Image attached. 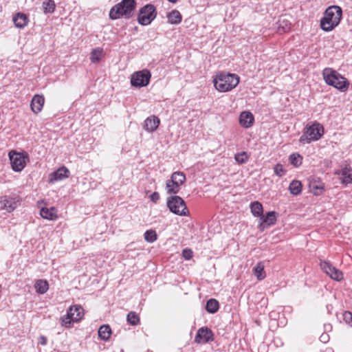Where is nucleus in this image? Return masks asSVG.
<instances>
[{"mask_svg": "<svg viewBox=\"0 0 352 352\" xmlns=\"http://www.w3.org/2000/svg\"><path fill=\"white\" fill-rule=\"evenodd\" d=\"M342 15V8L338 6H329L320 19L321 29L325 32H330L340 22Z\"/></svg>", "mask_w": 352, "mask_h": 352, "instance_id": "obj_1", "label": "nucleus"}, {"mask_svg": "<svg viewBox=\"0 0 352 352\" xmlns=\"http://www.w3.org/2000/svg\"><path fill=\"white\" fill-rule=\"evenodd\" d=\"M239 80V76L235 74L220 72L213 79V83L219 92H228L235 88Z\"/></svg>", "mask_w": 352, "mask_h": 352, "instance_id": "obj_2", "label": "nucleus"}, {"mask_svg": "<svg viewBox=\"0 0 352 352\" xmlns=\"http://www.w3.org/2000/svg\"><path fill=\"white\" fill-rule=\"evenodd\" d=\"M135 0H122L121 2L113 6L109 11V18L116 20L124 17L130 19L136 8Z\"/></svg>", "mask_w": 352, "mask_h": 352, "instance_id": "obj_3", "label": "nucleus"}, {"mask_svg": "<svg viewBox=\"0 0 352 352\" xmlns=\"http://www.w3.org/2000/svg\"><path fill=\"white\" fill-rule=\"evenodd\" d=\"M322 76L328 85L332 86L342 92H344L349 89V80L331 68L324 69Z\"/></svg>", "mask_w": 352, "mask_h": 352, "instance_id": "obj_4", "label": "nucleus"}, {"mask_svg": "<svg viewBox=\"0 0 352 352\" xmlns=\"http://www.w3.org/2000/svg\"><path fill=\"white\" fill-rule=\"evenodd\" d=\"M323 135L324 126L318 122H310L305 127L299 142L302 144H310L320 140Z\"/></svg>", "mask_w": 352, "mask_h": 352, "instance_id": "obj_5", "label": "nucleus"}, {"mask_svg": "<svg viewBox=\"0 0 352 352\" xmlns=\"http://www.w3.org/2000/svg\"><path fill=\"white\" fill-rule=\"evenodd\" d=\"M167 207L171 212L179 216H188L189 211L184 200L177 195L171 196L167 199Z\"/></svg>", "mask_w": 352, "mask_h": 352, "instance_id": "obj_6", "label": "nucleus"}, {"mask_svg": "<svg viewBox=\"0 0 352 352\" xmlns=\"http://www.w3.org/2000/svg\"><path fill=\"white\" fill-rule=\"evenodd\" d=\"M157 16V10L155 7L151 3L142 7L138 14V22L141 25H148Z\"/></svg>", "mask_w": 352, "mask_h": 352, "instance_id": "obj_7", "label": "nucleus"}, {"mask_svg": "<svg viewBox=\"0 0 352 352\" xmlns=\"http://www.w3.org/2000/svg\"><path fill=\"white\" fill-rule=\"evenodd\" d=\"M8 155L12 170L15 172H21L25 166L26 160L28 159V153L11 151Z\"/></svg>", "mask_w": 352, "mask_h": 352, "instance_id": "obj_8", "label": "nucleus"}, {"mask_svg": "<svg viewBox=\"0 0 352 352\" xmlns=\"http://www.w3.org/2000/svg\"><path fill=\"white\" fill-rule=\"evenodd\" d=\"M151 78V73L148 69H142L134 72L131 77V84L135 87H143L147 86Z\"/></svg>", "mask_w": 352, "mask_h": 352, "instance_id": "obj_9", "label": "nucleus"}, {"mask_svg": "<svg viewBox=\"0 0 352 352\" xmlns=\"http://www.w3.org/2000/svg\"><path fill=\"white\" fill-rule=\"evenodd\" d=\"M214 334L208 327H200L196 333L195 342L198 344H204L214 341Z\"/></svg>", "mask_w": 352, "mask_h": 352, "instance_id": "obj_10", "label": "nucleus"}, {"mask_svg": "<svg viewBox=\"0 0 352 352\" xmlns=\"http://www.w3.org/2000/svg\"><path fill=\"white\" fill-rule=\"evenodd\" d=\"M320 265L321 270L329 275L331 278L337 281H340L343 279L342 272L333 267L329 262L325 261H320Z\"/></svg>", "mask_w": 352, "mask_h": 352, "instance_id": "obj_11", "label": "nucleus"}, {"mask_svg": "<svg viewBox=\"0 0 352 352\" xmlns=\"http://www.w3.org/2000/svg\"><path fill=\"white\" fill-rule=\"evenodd\" d=\"M69 176V170L65 166H62L49 175V183L53 184L58 180L67 178Z\"/></svg>", "mask_w": 352, "mask_h": 352, "instance_id": "obj_12", "label": "nucleus"}, {"mask_svg": "<svg viewBox=\"0 0 352 352\" xmlns=\"http://www.w3.org/2000/svg\"><path fill=\"white\" fill-rule=\"evenodd\" d=\"M335 174L342 175V184H352V167L349 164L342 166L341 169L336 171Z\"/></svg>", "mask_w": 352, "mask_h": 352, "instance_id": "obj_13", "label": "nucleus"}, {"mask_svg": "<svg viewBox=\"0 0 352 352\" xmlns=\"http://www.w3.org/2000/svg\"><path fill=\"white\" fill-rule=\"evenodd\" d=\"M160 124V120L155 116L148 117L144 122L143 128L148 133H153L157 130Z\"/></svg>", "mask_w": 352, "mask_h": 352, "instance_id": "obj_14", "label": "nucleus"}, {"mask_svg": "<svg viewBox=\"0 0 352 352\" xmlns=\"http://www.w3.org/2000/svg\"><path fill=\"white\" fill-rule=\"evenodd\" d=\"M254 122L253 114L250 111H243L239 116V123L244 128L251 127Z\"/></svg>", "mask_w": 352, "mask_h": 352, "instance_id": "obj_15", "label": "nucleus"}, {"mask_svg": "<svg viewBox=\"0 0 352 352\" xmlns=\"http://www.w3.org/2000/svg\"><path fill=\"white\" fill-rule=\"evenodd\" d=\"M45 98L43 96L35 95L32 99L30 107L32 111L35 113H39L43 107Z\"/></svg>", "mask_w": 352, "mask_h": 352, "instance_id": "obj_16", "label": "nucleus"}, {"mask_svg": "<svg viewBox=\"0 0 352 352\" xmlns=\"http://www.w3.org/2000/svg\"><path fill=\"white\" fill-rule=\"evenodd\" d=\"M69 312V315L72 319H73V322H78L82 319L84 315L83 308L80 305H74L69 308L67 310Z\"/></svg>", "mask_w": 352, "mask_h": 352, "instance_id": "obj_17", "label": "nucleus"}, {"mask_svg": "<svg viewBox=\"0 0 352 352\" xmlns=\"http://www.w3.org/2000/svg\"><path fill=\"white\" fill-rule=\"evenodd\" d=\"M260 226H263V224L267 226L274 225L276 221V212L275 211L267 212L265 215H261L259 219Z\"/></svg>", "mask_w": 352, "mask_h": 352, "instance_id": "obj_18", "label": "nucleus"}, {"mask_svg": "<svg viewBox=\"0 0 352 352\" xmlns=\"http://www.w3.org/2000/svg\"><path fill=\"white\" fill-rule=\"evenodd\" d=\"M15 26L19 28H23L25 27L28 22L29 19L28 16L25 14L18 12L16 14L12 19Z\"/></svg>", "mask_w": 352, "mask_h": 352, "instance_id": "obj_19", "label": "nucleus"}, {"mask_svg": "<svg viewBox=\"0 0 352 352\" xmlns=\"http://www.w3.org/2000/svg\"><path fill=\"white\" fill-rule=\"evenodd\" d=\"M168 22L172 25H178L182 22V16L177 10H173L167 14Z\"/></svg>", "mask_w": 352, "mask_h": 352, "instance_id": "obj_20", "label": "nucleus"}, {"mask_svg": "<svg viewBox=\"0 0 352 352\" xmlns=\"http://www.w3.org/2000/svg\"><path fill=\"white\" fill-rule=\"evenodd\" d=\"M55 212L56 209L54 207H51L50 208H42L40 210V214L43 219L55 220L57 218V215Z\"/></svg>", "mask_w": 352, "mask_h": 352, "instance_id": "obj_21", "label": "nucleus"}, {"mask_svg": "<svg viewBox=\"0 0 352 352\" xmlns=\"http://www.w3.org/2000/svg\"><path fill=\"white\" fill-rule=\"evenodd\" d=\"M265 265L262 261L258 262L253 268V274L258 280H261L265 278V272L264 271Z\"/></svg>", "mask_w": 352, "mask_h": 352, "instance_id": "obj_22", "label": "nucleus"}, {"mask_svg": "<svg viewBox=\"0 0 352 352\" xmlns=\"http://www.w3.org/2000/svg\"><path fill=\"white\" fill-rule=\"evenodd\" d=\"M111 335V329L109 325L103 324L98 329V336L102 340L107 341Z\"/></svg>", "mask_w": 352, "mask_h": 352, "instance_id": "obj_23", "label": "nucleus"}, {"mask_svg": "<svg viewBox=\"0 0 352 352\" xmlns=\"http://www.w3.org/2000/svg\"><path fill=\"white\" fill-rule=\"evenodd\" d=\"M1 208L10 212L16 208V203L12 199L4 197L1 200Z\"/></svg>", "mask_w": 352, "mask_h": 352, "instance_id": "obj_24", "label": "nucleus"}, {"mask_svg": "<svg viewBox=\"0 0 352 352\" xmlns=\"http://www.w3.org/2000/svg\"><path fill=\"white\" fill-rule=\"evenodd\" d=\"M219 308V302L214 298H210L206 302V310L210 314L216 313Z\"/></svg>", "mask_w": 352, "mask_h": 352, "instance_id": "obj_25", "label": "nucleus"}, {"mask_svg": "<svg viewBox=\"0 0 352 352\" xmlns=\"http://www.w3.org/2000/svg\"><path fill=\"white\" fill-rule=\"evenodd\" d=\"M302 184L298 180H293L289 186V190L291 194L294 195H299L302 191Z\"/></svg>", "mask_w": 352, "mask_h": 352, "instance_id": "obj_26", "label": "nucleus"}, {"mask_svg": "<svg viewBox=\"0 0 352 352\" xmlns=\"http://www.w3.org/2000/svg\"><path fill=\"white\" fill-rule=\"evenodd\" d=\"M181 186L182 184H179L177 182L176 184L175 182H171V179H168L166 182V188L168 194H177L179 192Z\"/></svg>", "mask_w": 352, "mask_h": 352, "instance_id": "obj_27", "label": "nucleus"}, {"mask_svg": "<svg viewBox=\"0 0 352 352\" xmlns=\"http://www.w3.org/2000/svg\"><path fill=\"white\" fill-rule=\"evenodd\" d=\"M49 285L47 280L39 279L35 283V289L37 293L43 294L48 290Z\"/></svg>", "mask_w": 352, "mask_h": 352, "instance_id": "obj_28", "label": "nucleus"}, {"mask_svg": "<svg viewBox=\"0 0 352 352\" xmlns=\"http://www.w3.org/2000/svg\"><path fill=\"white\" fill-rule=\"evenodd\" d=\"M250 210L254 217H258L262 215L263 208L260 202L254 201L250 204Z\"/></svg>", "mask_w": 352, "mask_h": 352, "instance_id": "obj_29", "label": "nucleus"}, {"mask_svg": "<svg viewBox=\"0 0 352 352\" xmlns=\"http://www.w3.org/2000/svg\"><path fill=\"white\" fill-rule=\"evenodd\" d=\"M309 187L313 194L318 196L322 194L324 188V185L321 182L316 184V182L314 181L310 183Z\"/></svg>", "mask_w": 352, "mask_h": 352, "instance_id": "obj_30", "label": "nucleus"}, {"mask_svg": "<svg viewBox=\"0 0 352 352\" xmlns=\"http://www.w3.org/2000/svg\"><path fill=\"white\" fill-rule=\"evenodd\" d=\"M170 179L171 182H175L176 184L177 182L179 184L182 185L186 182V178L185 174L183 172L176 171L171 175Z\"/></svg>", "mask_w": 352, "mask_h": 352, "instance_id": "obj_31", "label": "nucleus"}, {"mask_svg": "<svg viewBox=\"0 0 352 352\" xmlns=\"http://www.w3.org/2000/svg\"><path fill=\"white\" fill-rule=\"evenodd\" d=\"M279 25L278 27V32L280 34L287 32L290 30L291 23L286 19H280L278 21Z\"/></svg>", "mask_w": 352, "mask_h": 352, "instance_id": "obj_32", "label": "nucleus"}, {"mask_svg": "<svg viewBox=\"0 0 352 352\" xmlns=\"http://www.w3.org/2000/svg\"><path fill=\"white\" fill-rule=\"evenodd\" d=\"M144 240L148 243H153L157 239V235L154 230H148L144 234Z\"/></svg>", "mask_w": 352, "mask_h": 352, "instance_id": "obj_33", "label": "nucleus"}, {"mask_svg": "<svg viewBox=\"0 0 352 352\" xmlns=\"http://www.w3.org/2000/svg\"><path fill=\"white\" fill-rule=\"evenodd\" d=\"M289 162L295 167H298L302 164V157L298 153H292L289 157Z\"/></svg>", "mask_w": 352, "mask_h": 352, "instance_id": "obj_34", "label": "nucleus"}, {"mask_svg": "<svg viewBox=\"0 0 352 352\" xmlns=\"http://www.w3.org/2000/svg\"><path fill=\"white\" fill-rule=\"evenodd\" d=\"M127 322L133 326L137 325L140 322V317L134 311H130L126 316Z\"/></svg>", "mask_w": 352, "mask_h": 352, "instance_id": "obj_35", "label": "nucleus"}, {"mask_svg": "<svg viewBox=\"0 0 352 352\" xmlns=\"http://www.w3.org/2000/svg\"><path fill=\"white\" fill-rule=\"evenodd\" d=\"M55 6V3L53 0H46L43 3V8L45 12H54Z\"/></svg>", "mask_w": 352, "mask_h": 352, "instance_id": "obj_36", "label": "nucleus"}, {"mask_svg": "<svg viewBox=\"0 0 352 352\" xmlns=\"http://www.w3.org/2000/svg\"><path fill=\"white\" fill-rule=\"evenodd\" d=\"M102 54V50H100V49L93 50L91 53V57H90L91 62L92 63L99 62L101 58Z\"/></svg>", "mask_w": 352, "mask_h": 352, "instance_id": "obj_37", "label": "nucleus"}, {"mask_svg": "<svg viewBox=\"0 0 352 352\" xmlns=\"http://www.w3.org/2000/svg\"><path fill=\"white\" fill-rule=\"evenodd\" d=\"M234 159L239 164H244L248 161V155L245 152L236 153L234 156Z\"/></svg>", "mask_w": 352, "mask_h": 352, "instance_id": "obj_38", "label": "nucleus"}, {"mask_svg": "<svg viewBox=\"0 0 352 352\" xmlns=\"http://www.w3.org/2000/svg\"><path fill=\"white\" fill-rule=\"evenodd\" d=\"M72 322H74L73 319H72L67 311L66 315L61 318V324L64 327H68L70 326Z\"/></svg>", "mask_w": 352, "mask_h": 352, "instance_id": "obj_39", "label": "nucleus"}, {"mask_svg": "<svg viewBox=\"0 0 352 352\" xmlns=\"http://www.w3.org/2000/svg\"><path fill=\"white\" fill-rule=\"evenodd\" d=\"M274 171L275 175L280 177L285 173V170H284L283 165L280 164H276L274 166Z\"/></svg>", "mask_w": 352, "mask_h": 352, "instance_id": "obj_40", "label": "nucleus"}, {"mask_svg": "<svg viewBox=\"0 0 352 352\" xmlns=\"http://www.w3.org/2000/svg\"><path fill=\"white\" fill-rule=\"evenodd\" d=\"M182 256L186 260H190L193 256V252L191 250V249L186 248V249L183 250V251H182Z\"/></svg>", "mask_w": 352, "mask_h": 352, "instance_id": "obj_41", "label": "nucleus"}, {"mask_svg": "<svg viewBox=\"0 0 352 352\" xmlns=\"http://www.w3.org/2000/svg\"><path fill=\"white\" fill-rule=\"evenodd\" d=\"M344 321L352 326V313L351 311H345L344 314Z\"/></svg>", "mask_w": 352, "mask_h": 352, "instance_id": "obj_42", "label": "nucleus"}, {"mask_svg": "<svg viewBox=\"0 0 352 352\" xmlns=\"http://www.w3.org/2000/svg\"><path fill=\"white\" fill-rule=\"evenodd\" d=\"M150 199L154 203H156L160 199V195L157 192H154L151 195Z\"/></svg>", "mask_w": 352, "mask_h": 352, "instance_id": "obj_43", "label": "nucleus"}, {"mask_svg": "<svg viewBox=\"0 0 352 352\" xmlns=\"http://www.w3.org/2000/svg\"><path fill=\"white\" fill-rule=\"evenodd\" d=\"M329 337L328 334L323 333L320 336V340L321 342L326 343L329 341Z\"/></svg>", "mask_w": 352, "mask_h": 352, "instance_id": "obj_44", "label": "nucleus"}, {"mask_svg": "<svg viewBox=\"0 0 352 352\" xmlns=\"http://www.w3.org/2000/svg\"><path fill=\"white\" fill-rule=\"evenodd\" d=\"M38 343L43 346H45L47 344V338L44 336H41L39 338Z\"/></svg>", "mask_w": 352, "mask_h": 352, "instance_id": "obj_45", "label": "nucleus"}, {"mask_svg": "<svg viewBox=\"0 0 352 352\" xmlns=\"http://www.w3.org/2000/svg\"><path fill=\"white\" fill-rule=\"evenodd\" d=\"M169 2L170 3H175L178 1V0H168Z\"/></svg>", "mask_w": 352, "mask_h": 352, "instance_id": "obj_46", "label": "nucleus"}, {"mask_svg": "<svg viewBox=\"0 0 352 352\" xmlns=\"http://www.w3.org/2000/svg\"><path fill=\"white\" fill-rule=\"evenodd\" d=\"M352 1V0H351Z\"/></svg>", "mask_w": 352, "mask_h": 352, "instance_id": "obj_47", "label": "nucleus"}]
</instances>
